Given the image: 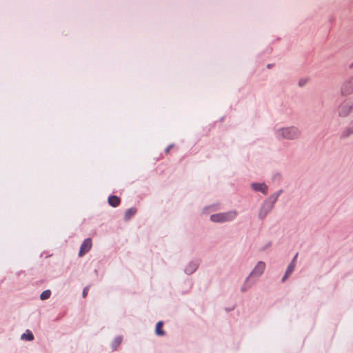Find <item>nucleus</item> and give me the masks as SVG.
<instances>
[{"label": "nucleus", "mask_w": 353, "mask_h": 353, "mask_svg": "<svg viewBox=\"0 0 353 353\" xmlns=\"http://www.w3.org/2000/svg\"><path fill=\"white\" fill-rule=\"evenodd\" d=\"M163 323L162 321H159L157 323L156 327H155V334L157 336H163V335H165V332L163 330Z\"/></svg>", "instance_id": "obj_11"}, {"label": "nucleus", "mask_w": 353, "mask_h": 353, "mask_svg": "<svg viewBox=\"0 0 353 353\" xmlns=\"http://www.w3.org/2000/svg\"><path fill=\"white\" fill-rule=\"evenodd\" d=\"M252 187L256 191H261L265 194H267L268 187L263 183H252Z\"/></svg>", "instance_id": "obj_9"}, {"label": "nucleus", "mask_w": 353, "mask_h": 353, "mask_svg": "<svg viewBox=\"0 0 353 353\" xmlns=\"http://www.w3.org/2000/svg\"><path fill=\"white\" fill-rule=\"evenodd\" d=\"M92 239L90 238H88L83 241L82 243L79 252V256L81 257L83 255H85L86 253H88L90 249L92 248Z\"/></svg>", "instance_id": "obj_5"}, {"label": "nucleus", "mask_w": 353, "mask_h": 353, "mask_svg": "<svg viewBox=\"0 0 353 353\" xmlns=\"http://www.w3.org/2000/svg\"><path fill=\"white\" fill-rule=\"evenodd\" d=\"M351 134H353V125L350 127V128H347L346 129H345L342 134H341V136L344 138L345 137H347L349 136H350Z\"/></svg>", "instance_id": "obj_14"}, {"label": "nucleus", "mask_w": 353, "mask_h": 353, "mask_svg": "<svg viewBox=\"0 0 353 353\" xmlns=\"http://www.w3.org/2000/svg\"><path fill=\"white\" fill-rule=\"evenodd\" d=\"M88 292V288H84V290L83 291V298L86 297Z\"/></svg>", "instance_id": "obj_17"}, {"label": "nucleus", "mask_w": 353, "mask_h": 353, "mask_svg": "<svg viewBox=\"0 0 353 353\" xmlns=\"http://www.w3.org/2000/svg\"><path fill=\"white\" fill-rule=\"evenodd\" d=\"M300 132L294 127L282 128L276 132V136L279 139H293L299 137Z\"/></svg>", "instance_id": "obj_2"}, {"label": "nucleus", "mask_w": 353, "mask_h": 353, "mask_svg": "<svg viewBox=\"0 0 353 353\" xmlns=\"http://www.w3.org/2000/svg\"><path fill=\"white\" fill-rule=\"evenodd\" d=\"M50 294H51V292L50 290H45L43 291L41 295H40V299L41 300H46V299H48L50 296Z\"/></svg>", "instance_id": "obj_15"}, {"label": "nucleus", "mask_w": 353, "mask_h": 353, "mask_svg": "<svg viewBox=\"0 0 353 353\" xmlns=\"http://www.w3.org/2000/svg\"><path fill=\"white\" fill-rule=\"evenodd\" d=\"M236 216V212L234 211H231L225 213L212 214L210 216V219L213 222H225L233 220Z\"/></svg>", "instance_id": "obj_3"}, {"label": "nucleus", "mask_w": 353, "mask_h": 353, "mask_svg": "<svg viewBox=\"0 0 353 353\" xmlns=\"http://www.w3.org/2000/svg\"><path fill=\"white\" fill-rule=\"evenodd\" d=\"M265 268V263L263 261H259L250 273V277H259L263 274Z\"/></svg>", "instance_id": "obj_6"}, {"label": "nucleus", "mask_w": 353, "mask_h": 353, "mask_svg": "<svg viewBox=\"0 0 353 353\" xmlns=\"http://www.w3.org/2000/svg\"><path fill=\"white\" fill-rule=\"evenodd\" d=\"M273 203L265 202L261 207L259 212V217L263 219L267 214L272 209Z\"/></svg>", "instance_id": "obj_8"}, {"label": "nucleus", "mask_w": 353, "mask_h": 353, "mask_svg": "<svg viewBox=\"0 0 353 353\" xmlns=\"http://www.w3.org/2000/svg\"><path fill=\"white\" fill-rule=\"evenodd\" d=\"M137 212V210L135 208H130L127 210L125 212V219L126 221L130 220Z\"/></svg>", "instance_id": "obj_12"}, {"label": "nucleus", "mask_w": 353, "mask_h": 353, "mask_svg": "<svg viewBox=\"0 0 353 353\" xmlns=\"http://www.w3.org/2000/svg\"><path fill=\"white\" fill-rule=\"evenodd\" d=\"M297 256H298V253L296 254L293 260L288 265L287 270L285 272V274L283 278L282 279V282H284L288 278V276H290V274L293 272V271L295 268V266H296V260Z\"/></svg>", "instance_id": "obj_7"}, {"label": "nucleus", "mask_w": 353, "mask_h": 353, "mask_svg": "<svg viewBox=\"0 0 353 353\" xmlns=\"http://www.w3.org/2000/svg\"><path fill=\"white\" fill-rule=\"evenodd\" d=\"M122 338L121 336H118L114 340V343L118 346L121 343Z\"/></svg>", "instance_id": "obj_16"}, {"label": "nucleus", "mask_w": 353, "mask_h": 353, "mask_svg": "<svg viewBox=\"0 0 353 353\" xmlns=\"http://www.w3.org/2000/svg\"><path fill=\"white\" fill-rule=\"evenodd\" d=\"M172 148V145H170L168 146V147H167V148H166V149H165V153H167V154H168Z\"/></svg>", "instance_id": "obj_18"}, {"label": "nucleus", "mask_w": 353, "mask_h": 353, "mask_svg": "<svg viewBox=\"0 0 353 353\" xmlns=\"http://www.w3.org/2000/svg\"><path fill=\"white\" fill-rule=\"evenodd\" d=\"M341 93L343 96H347L353 93V77L343 82L341 87Z\"/></svg>", "instance_id": "obj_4"}, {"label": "nucleus", "mask_w": 353, "mask_h": 353, "mask_svg": "<svg viewBox=\"0 0 353 353\" xmlns=\"http://www.w3.org/2000/svg\"><path fill=\"white\" fill-rule=\"evenodd\" d=\"M120 199L117 196H110L108 198V203L114 208L117 207L120 204Z\"/></svg>", "instance_id": "obj_10"}, {"label": "nucleus", "mask_w": 353, "mask_h": 353, "mask_svg": "<svg viewBox=\"0 0 353 353\" xmlns=\"http://www.w3.org/2000/svg\"><path fill=\"white\" fill-rule=\"evenodd\" d=\"M353 112V98H348L343 101L338 106V115L341 117H347Z\"/></svg>", "instance_id": "obj_1"}, {"label": "nucleus", "mask_w": 353, "mask_h": 353, "mask_svg": "<svg viewBox=\"0 0 353 353\" xmlns=\"http://www.w3.org/2000/svg\"><path fill=\"white\" fill-rule=\"evenodd\" d=\"M21 339L27 341H32L34 339V336L31 332L27 330L26 333L21 335Z\"/></svg>", "instance_id": "obj_13"}]
</instances>
